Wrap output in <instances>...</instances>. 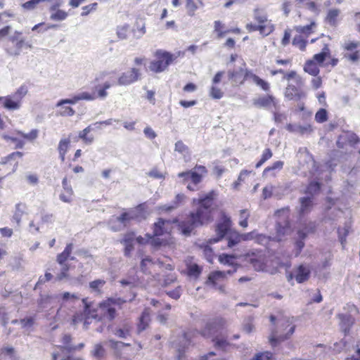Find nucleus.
<instances>
[{"label":"nucleus","instance_id":"obj_1","mask_svg":"<svg viewBox=\"0 0 360 360\" xmlns=\"http://www.w3.org/2000/svg\"><path fill=\"white\" fill-rule=\"evenodd\" d=\"M217 196L215 191L202 195L199 198H193V204L198 205L195 212H191L186 220L179 221L175 218L173 223H177L178 229L185 236H189L191 232L197 227L203 225L211 218L213 212V201Z\"/></svg>","mask_w":360,"mask_h":360},{"label":"nucleus","instance_id":"obj_2","mask_svg":"<svg viewBox=\"0 0 360 360\" xmlns=\"http://www.w3.org/2000/svg\"><path fill=\"white\" fill-rule=\"evenodd\" d=\"M12 27L6 25L0 29V40L6 37H8V41L11 42L13 45L5 49L6 52L11 56H19L24 48L32 49V44L31 41H27L22 37V32L15 30L13 33L11 34Z\"/></svg>","mask_w":360,"mask_h":360},{"label":"nucleus","instance_id":"obj_3","mask_svg":"<svg viewBox=\"0 0 360 360\" xmlns=\"http://www.w3.org/2000/svg\"><path fill=\"white\" fill-rule=\"evenodd\" d=\"M231 218L223 214L221 221L217 224L215 227L216 237L210 238L209 243L210 244L218 243L226 236L228 247L233 248L236 246L241 242L240 233L236 231L231 230Z\"/></svg>","mask_w":360,"mask_h":360},{"label":"nucleus","instance_id":"obj_4","mask_svg":"<svg viewBox=\"0 0 360 360\" xmlns=\"http://www.w3.org/2000/svg\"><path fill=\"white\" fill-rule=\"evenodd\" d=\"M184 52L178 51L171 53L166 51L158 50L155 53L156 60L150 63L148 68L150 71L160 73L165 71L167 67L178 57L184 56Z\"/></svg>","mask_w":360,"mask_h":360},{"label":"nucleus","instance_id":"obj_5","mask_svg":"<svg viewBox=\"0 0 360 360\" xmlns=\"http://www.w3.org/2000/svg\"><path fill=\"white\" fill-rule=\"evenodd\" d=\"M191 332L181 331L175 340L172 342V346L178 352L177 358L181 359L184 357L186 350L191 345Z\"/></svg>","mask_w":360,"mask_h":360},{"label":"nucleus","instance_id":"obj_6","mask_svg":"<svg viewBox=\"0 0 360 360\" xmlns=\"http://www.w3.org/2000/svg\"><path fill=\"white\" fill-rule=\"evenodd\" d=\"M288 208H283L282 210H277L276 214L278 216H281V214H284L283 219H280L276 222V233L278 236H283L288 235L291 231L290 223L288 220Z\"/></svg>","mask_w":360,"mask_h":360},{"label":"nucleus","instance_id":"obj_7","mask_svg":"<svg viewBox=\"0 0 360 360\" xmlns=\"http://www.w3.org/2000/svg\"><path fill=\"white\" fill-rule=\"evenodd\" d=\"M144 207V204H140L135 210L122 213L117 219L119 222L124 224V226H127L131 220L137 219L139 217H145Z\"/></svg>","mask_w":360,"mask_h":360},{"label":"nucleus","instance_id":"obj_8","mask_svg":"<svg viewBox=\"0 0 360 360\" xmlns=\"http://www.w3.org/2000/svg\"><path fill=\"white\" fill-rule=\"evenodd\" d=\"M139 69L132 68L130 70L123 72L118 78L117 84L120 86L130 85L141 79Z\"/></svg>","mask_w":360,"mask_h":360},{"label":"nucleus","instance_id":"obj_9","mask_svg":"<svg viewBox=\"0 0 360 360\" xmlns=\"http://www.w3.org/2000/svg\"><path fill=\"white\" fill-rule=\"evenodd\" d=\"M253 105L257 108H269L271 105H273L276 110L279 109L278 100L271 95L263 96L254 99Z\"/></svg>","mask_w":360,"mask_h":360},{"label":"nucleus","instance_id":"obj_10","mask_svg":"<svg viewBox=\"0 0 360 360\" xmlns=\"http://www.w3.org/2000/svg\"><path fill=\"white\" fill-rule=\"evenodd\" d=\"M295 326H292L285 334L278 335L276 328L271 330V335L269 338V342L273 347H276L280 342L288 340L294 333Z\"/></svg>","mask_w":360,"mask_h":360},{"label":"nucleus","instance_id":"obj_11","mask_svg":"<svg viewBox=\"0 0 360 360\" xmlns=\"http://www.w3.org/2000/svg\"><path fill=\"white\" fill-rule=\"evenodd\" d=\"M178 177L183 179V184L191 179V182L197 186L202 181V176L198 172L193 170H188L178 174Z\"/></svg>","mask_w":360,"mask_h":360},{"label":"nucleus","instance_id":"obj_12","mask_svg":"<svg viewBox=\"0 0 360 360\" xmlns=\"http://www.w3.org/2000/svg\"><path fill=\"white\" fill-rule=\"evenodd\" d=\"M311 274V271L307 266L300 264L295 272V279L298 283H302L307 281Z\"/></svg>","mask_w":360,"mask_h":360},{"label":"nucleus","instance_id":"obj_13","mask_svg":"<svg viewBox=\"0 0 360 360\" xmlns=\"http://www.w3.org/2000/svg\"><path fill=\"white\" fill-rule=\"evenodd\" d=\"M59 298V295H42L40 294L37 300V304L39 309H44L51 305L54 301Z\"/></svg>","mask_w":360,"mask_h":360},{"label":"nucleus","instance_id":"obj_14","mask_svg":"<svg viewBox=\"0 0 360 360\" xmlns=\"http://www.w3.org/2000/svg\"><path fill=\"white\" fill-rule=\"evenodd\" d=\"M117 84L115 81L112 82L109 81L105 82L103 84H96L94 86V89L97 92V94L100 99H105L108 94L107 89H110L112 86Z\"/></svg>","mask_w":360,"mask_h":360},{"label":"nucleus","instance_id":"obj_15","mask_svg":"<svg viewBox=\"0 0 360 360\" xmlns=\"http://www.w3.org/2000/svg\"><path fill=\"white\" fill-rule=\"evenodd\" d=\"M341 11L338 8L329 9L325 18V22L331 27H336L338 24V17Z\"/></svg>","mask_w":360,"mask_h":360},{"label":"nucleus","instance_id":"obj_16","mask_svg":"<svg viewBox=\"0 0 360 360\" xmlns=\"http://www.w3.org/2000/svg\"><path fill=\"white\" fill-rule=\"evenodd\" d=\"M340 319V324L341 329L344 331V333L346 334L349 332L350 327L354 323V319L353 317L349 314H339L338 315Z\"/></svg>","mask_w":360,"mask_h":360},{"label":"nucleus","instance_id":"obj_17","mask_svg":"<svg viewBox=\"0 0 360 360\" xmlns=\"http://www.w3.org/2000/svg\"><path fill=\"white\" fill-rule=\"evenodd\" d=\"M300 214H305L309 213L313 207V198L305 196L300 198Z\"/></svg>","mask_w":360,"mask_h":360},{"label":"nucleus","instance_id":"obj_18","mask_svg":"<svg viewBox=\"0 0 360 360\" xmlns=\"http://www.w3.org/2000/svg\"><path fill=\"white\" fill-rule=\"evenodd\" d=\"M297 237L295 243V256L298 257L304 248L305 243L304 240L306 239V233L303 231H297Z\"/></svg>","mask_w":360,"mask_h":360},{"label":"nucleus","instance_id":"obj_19","mask_svg":"<svg viewBox=\"0 0 360 360\" xmlns=\"http://www.w3.org/2000/svg\"><path fill=\"white\" fill-rule=\"evenodd\" d=\"M21 106V102L13 95L4 98V107L9 110H18Z\"/></svg>","mask_w":360,"mask_h":360},{"label":"nucleus","instance_id":"obj_20","mask_svg":"<svg viewBox=\"0 0 360 360\" xmlns=\"http://www.w3.org/2000/svg\"><path fill=\"white\" fill-rule=\"evenodd\" d=\"M70 146V139L69 138L61 139L58 143V151L59 153V158L62 162L65 161V154L67 153L68 148Z\"/></svg>","mask_w":360,"mask_h":360},{"label":"nucleus","instance_id":"obj_21","mask_svg":"<svg viewBox=\"0 0 360 360\" xmlns=\"http://www.w3.org/2000/svg\"><path fill=\"white\" fill-rule=\"evenodd\" d=\"M244 70L243 68H240L236 70H229L228 77L230 80L237 84H243L244 82Z\"/></svg>","mask_w":360,"mask_h":360},{"label":"nucleus","instance_id":"obj_22","mask_svg":"<svg viewBox=\"0 0 360 360\" xmlns=\"http://www.w3.org/2000/svg\"><path fill=\"white\" fill-rule=\"evenodd\" d=\"M73 249V244L68 243L65 248L64 250L58 255L56 261L60 265L66 264L65 262L70 257L71 252Z\"/></svg>","mask_w":360,"mask_h":360},{"label":"nucleus","instance_id":"obj_23","mask_svg":"<svg viewBox=\"0 0 360 360\" xmlns=\"http://www.w3.org/2000/svg\"><path fill=\"white\" fill-rule=\"evenodd\" d=\"M131 329V327L128 323H124L122 327L112 330V333L117 337L125 339L130 335Z\"/></svg>","mask_w":360,"mask_h":360},{"label":"nucleus","instance_id":"obj_24","mask_svg":"<svg viewBox=\"0 0 360 360\" xmlns=\"http://www.w3.org/2000/svg\"><path fill=\"white\" fill-rule=\"evenodd\" d=\"M77 99L79 101L85 100L88 101H92L96 98H99L94 86L92 88V91H81L77 94Z\"/></svg>","mask_w":360,"mask_h":360},{"label":"nucleus","instance_id":"obj_25","mask_svg":"<svg viewBox=\"0 0 360 360\" xmlns=\"http://www.w3.org/2000/svg\"><path fill=\"white\" fill-rule=\"evenodd\" d=\"M169 221L159 218L158 221L153 224V236H162L165 231V224Z\"/></svg>","mask_w":360,"mask_h":360},{"label":"nucleus","instance_id":"obj_26","mask_svg":"<svg viewBox=\"0 0 360 360\" xmlns=\"http://www.w3.org/2000/svg\"><path fill=\"white\" fill-rule=\"evenodd\" d=\"M101 308L103 311L104 316L109 321H112L116 316V309L114 307L108 306L107 303H101Z\"/></svg>","mask_w":360,"mask_h":360},{"label":"nucleus","instance_id":"obj_27","mask_svg":"<svg viewBox=\"0 0 360 360\" xmlns=\"http://www.w3.org/2000/svg\"><path fill=\"white\" fill-rule=\"evenodd\" d=\"M149 321L150 314L147 310H144L139 318V323L138 324V332L141 333L148 326Z\"/></svg>","mask_w":360,"mask_h":360},{"label":"nucleus","instance_id":"obj_28","mask_svg":"<svg viewBox=\"0 0 360 360\" xmlns=\"http://www.w3.org/2000/svg\"><path fill=\"white\" fill-rule=\"evenodd\" d=\"M26 210V205L22 203H18L15 205V210L14 214L13 216V219L16 222L18 225H20L21 221V218L25 213Z\"/></svg>","mask_w":360,"mask_h":360},{"label":"nucleus","instance_id":"obj_29","mask_svg":"<svg viewBox=\"0 0 360 360\" xmlns=\"http://www.w3.org/2000/svg\"><path fill=\"white\" fill-rule=\"evenodd\" d=\"M304 70L306 72L312 76H317L319 73L318 65L314 60H308L304 65Z\"/></svg>","mask_w":360,"mask_h":360},{"label":"nucleus","instance_id":"obj_30","mask_svg":"<svg viewBox=\"0 0 360 360\" xmlns=\"http://www.w3.org/2000/svg\"><path fill=\"white\" fill-rule=\"evenodd\" d=\"M106 351L101 343L96 344L91 351V354L96 359H101L105 357Z\"/></svg>","mask_w":360,"mask_h":360},{"label":"nucleus","instance_id":"obj_31","mask_svg":"<svg viewBox=\"0 0 360 360\" xmlns=\"http://www.w3.org/2000/svg\"><path fill=\"white\" fill-rule=\"evenodd\" d=\"M51 12L50 15V19L54 21H63L65 20L68 17V13L65 11L58 9L57 8L56 10H49Z\"/></svg>","mask_w":360,"mask_h":360},{"label":"nucleus","instance_id":"obj_32","mask_svg":"<svg viewBox=\"0 0 360 360\" xmlns=\"http://www.w3.org/2000/svg\"><path fill=\"white\" fill-rule=\"evenodd\" d=\"M329 54L330 50L328 46L325 45L321 53H316L314 56L312 60H314L316 64H321L324 62Z\"/></svg>","mask_w":360,"mask_h":360},{"label":"nucleus","instance_id":"obj_33","mask_svg":"<svg viewBox=\"0 0 360 360\" xmlns=\"http://www.w3.org/2000/svg\"><path fill=\"white\" fill-rule=\"evenodd\" d=\"M283 165H284V162L283 161H281V160L276 161L275 162H274L272 164L271 166L267 167L264 169V170L263 172V175L267 176L269 173L271 172V174L272 176H274L275 175L274 171L281 170L283 168Z\"/></svg>","mask_w":360,"mask_h":360},{"label":"nucleus","instance_id":"obj_34","mask_svg":"<svg viewBox=\"0 0 360 360\" xmlns=\"http://www.w3.org/2000/svg\"><path fill=\"white\" fill-rule=\"evenodd\" d=\"M185 198V195L184 194H177L175 197V199L173 202V205H163L161 209L162 210H165L166 212H171L173 210L176 209L179 205L184 200Z\"/></svg>","mask_w":360,"mask_h":360},{"label":"nucleus","instance_id":"obj_35","mask_svg":"<svg viewBox=\"0 0 360 360\" xmlns=\"http://www.w3.org/2000/svg\"><path fill=\"white\" fill-rule=\"evenodd\" d=\"M35 323V316H25L20 319V324L21 328L27 330H31Z\"/></svg>","mask_w":360,"mask_h":360},{"label":"nucleus","instance_id":"obj_36","mask_svg":"<svg viewBox=\"0 0 360 360\" xmlns=\"http://www.w3.org/2000/svg\"><path fill=\"white\" fill-rule=\"evenodd\" d=\"M129 30V25L128 24H124L119 25L116 29V34L117 37L121 39H127L128 37V32Z\"/></svg>","mask_w":360,"mask_h":360},{"label":"nucleus","instance_id":"obj_37","mask_svg":"<svg viewBox=\"0 0 360 360\" xmlns=\"http://www.w3.org/2000/svg\"><path fill=\"white\" fill-rule=\"evenodd\" d=\"M132 240V238L130 236H126L122 241L124 245V255L126 257H129L131 251L134 250Z\"/></svg>","mask_w":360,"mask_h":360},{"label":"nucleus","instance_id":"obj_38","mask_svg":"<svg viewBox=\"0 0 360 360\" xmlns=\"http://www.w3.org/2000/svg\"><path fill=\"white\" fill-rule=\"evenodd\" d=\"M224 276H225V273L224 271H214L209 275L207 282L209 283L212 284L213 286L216 287L217 286L216 281L221 278H224Z\"/></svg>","mask_w":360,"mask_h":360},{"label":"nucleus","instance_id":"obj_39","mask_svg":"<svg viewBox=\"0 0 360 360\" xmlns=\"http://www.w3.org/2000/svg\"><path fill=\"white\" fill-rule=\"evenodd\" d=\"M1 354L6 357V360H20L15 354L12 347H5L2 349Z\"/></svg>","mask_w":360,"mask_h":360},{"label":"nucleus","instance_id":"obj_40","mask_svg":"<svg viewBox=\"0 0 360 360\" xmlns=\"http://www.w3.org/2000/svg\"><path fill=\"white\" fill-rule=\"evenodd\" d=\"M214 347L217 349L225 350L230 345L226 339L224 338L216 337L213 339Z\"/></svg>","mask_w":360,"mask_h":360},{"label":"nucleus","instance_id":"obj_41","mask_svg":"<svg viewBox=\"0 0 360 360\" xmlns=\"http://www.w3.org/2000/svg\"><path fill=\"white\" fill-rule=\"evenodd\" d=\"M249 262L256 271H263L265 267L264 263L260 258L250 257Z\"/></svg>","mask_w":360,"mask_h":360},{"label":"nucleus","instance_id":"obj_42","mask_svg":"<svg viewBox=\"0 0 360 360\" xmlns=\"http://www.w3.org/2000/svg\"><path fill=\"white\" fill-rule=\"evenodd\" d=\"M272 155L273 154L271 149L266 148L262 153L261 159L257 162L255 167H260L266 161L270 159L272 157Z\"/></svg>","mask_w":360,"mask_h":360},{"label":"nucleus","instance_id":"obj_43","mask_svg":"<svg viewBox=\"0 0 360 360\" xmlns=\"http://www.w3.org/2000/svg\"><path fill=\"white\" fill-rule=\"evenodd\" d=\"M274 354L271 352H259L251 360H274Z\"/></svg>","mask_w":360,"mask_h":360},{"label":"nucleus","instance_id":"obj_44","mask_svg":"<svg viewBox=\"0 0 360 360\" xmlns=\"http://www.w3.org/2000/svg\"><path fill=\"white\" fill-rule=\"evenodd\" d=\"M328 120V112L324 108L319 109L315 115V120L319 123H323Z\"/></svg>","mask_w":360,"mask_h":360},{"label":"nucleus","instance_id":"obj_45","mask_svg":"<svg viewBox=\"0 0 360 360\" xmlns=\"http://www.w3.org/2000/svg\"><path fill=\"white\" fill-rule=\"evenodd\" d=\"M200 4H201L200 0H187L186 7L190 15H193L194 11L198 8Z\"/></svg>","mask_w":360,"mask_h":360},{"label":"nucleus","instance_id":"obj_46","mask_svg":"<svg viewBox=\"0 0 360 360\" xmlns=\"http://www.w3.org/2000/svg\"><path fill=\"white\" fill-rule=\"evenodd\" d=\"M254 18L255 20H257L259 23V25H263V23H264L267 20V17L266 14L259 8L255 9Z\"/></svg>","mask_w":360,"mask_h":360},{"label":"nucleus","instance_id":"obj_47","mask_svg":"<svg viewBox=\"0 0 360 360\" xmlns=\"http://www.w3.org/2000/svg\"><path fill=\"white\" fill-rule=\"evenodd\" d=\"M105 284L103 279H96L89 283V288L94 292H100L101 288Z\"/></svg>","mask_w":360,"mask_h":360},{"label":"nucleus","instance_id":"obj_48","mask_svg":"<svg viewBox=\"0 0 360 360\" xmlns=\"http://www.w3.org/2000/svg\"><path fill=\"white\" fill-rule=\"evenodd\" d=\"M78 137L86 145H91L94 141V136L89 135L84 130L79 132Z\"/></svg>","mask_w":360,"mask_h":360},{"label":"nucleus","instance_id":"obj_49","mask_svg":"<svg viewBox=\"0 0 360 360\" xmlns=\"http://www.w3.org/2000/svg\"><path fill=\"white\" fill-rule=\"evenodd\" d=\"M174 150L182 154L186 155L189 153V149L187 146H186L183 141H178L175 143Z\"/></svg>","mask_w":360,"mask_h":360},{"label":"nucleus","instance_id":"obj_50","mask_svg":"<svg viewBox=\"0 0 360 360\" xmlns=\"http://www.w3.org/2000/svg\"><path fill=\"white\" fill-rule=\"evenodd\" d=\"M235 259V257L231 255H228L226 253H223L219 257V261L224 264H228L232 266L233 264V261Z\"/></svg>","mask_w":360,"mask_h":360},{"label":"nucleus","instance_id":"obj_51","mask_svg":"<svg viewBox=\"0 0 360 360\" xmlns=\"http://www.w3.org/2000/svg\"><path fill=\"white\" fill-rule=\"evenodd\" d=\"M17 133L25 139L33 141L37 138L39 131L37 129H32L28 134L23 133L20 131H18Z\"/></svg>","mask_w":360,"mask_h":360},{"label":"nucleus","instance_id":"obj_52","mask_svg":"<svg viewBox=\"0 0 360 360\" xmlns=\"http://www.w3.org/2000/svg\"><path fill=\"white\" fill-rule=\"evenodd\" d=\"M202 269L196 264H191L188 267V274L190 276L198 277L201 274Z\"/></svg>","mask_w":360,"mask_h":360},{"label":"nucleus","instance_id":"obj_53","mask_svg":"<svg viewBox=\"0 0 360 360\" xmlns=\"http://www.w3.org/2000/svg\"><path fill=\"white\" fill-rule=\"evenodd\" d=\"M314 25L315 22H313L310 25L296 26L295 30L300 34H309L311 32L312 27Z\"/></svg>","mask_w":360,"mask_h":360},{"label":"nucleus","instance_id":"obj_54","mask_svg":"<svg viewBox=\"0 0 360 360\" xmlns=\"http://www.w3.org/2000/svg\"><path fill=\"white\" fill-rule=\"evenodd\" d=\"M349 227L345 226L344 228H338V229L339 240L342 245L346 242V238L349 233Z\"/></svg>","mask_w":360,"mask_h":360},{"label":"nucleus","instance_id":"obj_55","mask_svg":"<svg viewBox=\"0 0 360 360\" xmlns=\"http://www.w3.org/2000/svg\"><path fill=\"white\" fill-rule=\"evenodd\" d=\"M349 227L345 226L344 228H338V229L339 240L342 245L346 242V238L349 233Z\"/></svg>","mask_w":360,"mask_h":360},{"label":"nucleus","instance_id":"obj_56","mask_svg":"<svg viewBox=\"0 0 360 360\" xmlns=\"http://www.w3.org/2000/svg\"><path fill=\"white\" fill-rule=\"evenodd\" d=\"M60 109L57 112V114L60 116H72L75 111L74 109L69 106H60Z\"/></svg>","mask_w":360,"mask_h":360},{"label":"nucleus","instance_id":"obj_57","mask_svg":"<svg viewBox=\"0 0 360 360\" xmlns=\"http://www.w3.org/2000/svg\"><path fill=\"white\" fill-rule=\"evenodd\" d=\"M27 86L25 85H22L18 89V90L15 92L14 94H13V97L16 98L21 102L22 98L27 94Z\"/></svg>","mask_w":360,"mask_h":360},{"label":"nucleus","instance_id":"obj_58","mask_svg":"<svg viewBox=\"0 0 360 360\" xmlns=\"http://www.w3.org/2000/svg\"><path fill=\"white\" fill-rule=\"evenodd\" d=\"M292 44L298 46L300 50L303 51L306 47L307 42L301 36L298 35L293 38Z\"/></svg>","mask_w":360,"mask_h":360},{"label":"nucleus","instance_id":"obj_59","mask_svg":"<svg viewBox=\"0 0 360 360\" xmlns=\"http://www.w3.org/2000/svg\"><path fill=\"white\" fill-rule=\"evenodd\" d=\"M321 185L319 182L314 181L311 182L307 188V193L311 195L316 193L319 191Z\"/></svg>","mask_w":360,"mask_h":360},{"label":"nucleus","instance_id":"obj_60","mask_svg":"<svg viewBox=\"0 0 360 360\" xmlns=\"http://www.w3.org/2000/svg\"><path fill=\"white\" fill-rule=\"evenodd\" d=\"M297 88L293 85L289 84L285 89V96L289 100H293Z\"/></svg>","mask_w":360,"mask_h":360},{"label":"nucleus","instance_id":"obj_61","mask_svg":"<svg viewBox=\"0 0 360 360\" xmlns=\"http://www.w3.org/2000/svg\"><path fill=\"white\" fill-rule=\"evenodd\" d=\"M166 293L169 297L178 300L181 295L182 289L181 286H178L172 290L167 291Z\"/></svg>","mask_w":360,"mask_h":360},{"label":"nucleus","instance_id":"obj_62","mask_svg":"<svg viewBox=\"0 0 360 360\" xmlns=\"http://www.w3.org/2000/svg\"><path fill=\"white\" fill-rule=\"evenodd\" d=\"M146 237L148 238V243H150L152 245L155 247H160L162 245V240L157 238L158 236H153V234L151 235L150 233H146Z\"/></svg>","mask_w":360,"mask_h":360},{"label":"nucleus","instance_id":"obj_63","mask_svg":"<svg viewBox=\"0 0 360 360\" xmlns=\"http://www.w3.org/2000/svg\"><path fill=\"white\" fill-rule=\"evenodd\" d=\"M255 240L258 244L266 245L269 243L271 238L264 234L256 233Z\"/></svg>","mask_w":360,"mask_h":360},{"label":"nucleus","instance_id":"obj_64","mask_svg":"<svg viewBox=\"0 0 360 360\" xmlns=\"http://www.w3.org/2000/svg\"><path fill=\"white\" fill-rule=\"evenodd\" d=\"M39 4V0H30L22 4V7L27 11L34 10Z\"/></svg>","mask_w":360,"mask_h":360}]
</instances>
